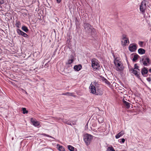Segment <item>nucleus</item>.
<instances>
[{
	"label": "nucleus",
	"mask_w": 151,
	"mask_h": 151,
	"mask_svg": "<svg viewBox=\"0 0 151 151\" xmlns=\"http://www.w3.org/2000/svg\"><path fill=\"white\" fill-rule=\"evenodd\" d=\"M93 136L90 134H86L83 136V140L87 146L89 145L93 139Z\"/></svg>",
	"instance_id": "obj_1"
},
{
	"label": "nucleus",
	"mask_w": 151,
	"mask_h": 151,
	"mask_svg": "<svg viewBox=\"0 0 151 151\" xmlns=\"http://www.w3.org/2000/svg\"><path fill=\"white\" fill-rule=\"evenodd\" d=\"M91 66L94 70H99L100 68V65L99 61L96 58H93L91 60Z\"/></svg>",
	"instance_id": "obj_2"
},
{
	"label": "nucleus",
	"mask_w": 151,
	"mask_h": 151,
	"mask_svg": "<svg viewBox=\"0 0 151 151\" xmlns=\"http://www.w3.org/2000/svg\"><path fill=\"white\" fill-rule=\"evenodd\" d=\"M140 62L146 66L149 65L150 63V59L146 55L143 56L140 58Z\"/></svg>",
	"instance_id": "obj_3"
},
{
	"label": "nucleus",
	"mask_w": 151,
	"mask_h": 151,
	"mask_svg": "<svg viewBox=\"0 0 151 151\" xmlns=\"http://www.w3.org/2000/svg\"><path fill=\"white\" fill-rule=\"evenodd\" d=\"M146 0H143L141 3V5L140 6L139 9L142 14L144 16V17L145 18V10L146 8Z\"/></svg>",
	"instance_id": "obj_4"
},
{
	"label": "nucleus",
	"mask_w": 151,
	"mask_h": 151,
	"mask_svg": "<svg viewBox=\"0 0 151 151\" xmlns=\"http://www.w3.org/2000/svg\"><path fill=\"white\" fill-rule=\"evenodd\" d=\"M83 27L85 32L87 33L90 32L92 26L88 23H85L83 24Z\"/></svg>",
	"instance_id": "obj_5"
},
{
	"label": "nucleus",
	"mask_w": 151,
	"mask_h": 151,
	"mask_svg": "<svg viewBox=\"0 0 151 151\" xmlns=\"http://www.w3.org/2000/svg\"><path fill=\"white\" fill-rule=\"evenodd\" d=\"M122 45L125 46L126 44L128 42L129 43V39L127 37V36L125 35H122Z\"/></svg>",
	"instance_id": "obj_6"
},
{
	"label": "nucleus",
	"mask_w": 151,
	"mask_h": 151,
	"mask_svg": "<svg viewBox=\"0 0 151 151\" xmlns=\"http://www.w3.org/2000/svg\"><path fill=\"white\" fill-rule=\"evenodd\" d=\"M129 49L131 52H135L137 49V45L136 44H131L129 47Z\"/></svg>",
	"instance_id": "obj_7"
},
{
	"label": "nucleus",
	"mask_w": 151,
	"mask_h": 151,
	"mask_svg": "<svg viewBox=\"0 0 151 151\" xmlns=\"http://www.w3.org/2000/svg\"><path fill=\"white\" fill-rule=\"evenodd\" d=\"M129 70L131 73L135 75L137 77H139V70H136L133 69V68H131L129 69Z\"/></svg>",
	"instance_id": "obj_8"
},
{
	"label": "nucleus",
	"mask_w": 151,
	"mask_h": 151,
	"mask_svg": "<svg viewBox=\"0 0 151 151\" xmlns=\"http://www.w3.org/2000/svg\"><path fill=\"white\" fill-rule=\"evenodd\" d=\"M17 32L19 35H21L25 37H27L28 36L27 34L22 32L19 29H17Z\"/></svg>",
	"instance_id": "obj_9"
},
{
	"label": "nucleus",
	"mask_w": 151,
	"mask_h": 151,
	"mask_svg": "<svg viewBox=\"0 0 151 151\" xmlns=\"http://www.w3.org/2000/svg\"><path fill=\"white\" fill-rule=\"evenodd\" d=\"M115 65L117 67V70L118 71L122 70L124 68V67L122 65L121 62L119 63H117L116 65Z\"/></svg>",
	"instance_id": "obj_10"
},
{
	"label": "nucleus",
	"mask_w": 151,
	"mask_h": 151,
	"mask_svg": "<svg viewBox=\"0 0 151 151\" xmlns=\"http://www.w3.org/2000/svg\"><path fill=\"white\" fill-rule=\"evenodd\" d=\"M115 65L117 67V70L118 71L122 70L124 68V67L122 65L121 62L119 63H117L116 65Z\"/></svg>",
	"instance_id": "obj_11"
},
{
	"label": "nucleus",
	"mask_w": 151,
	"mask_h": 151,
	"mask_svg": "<svg viewBox=\"0 0 151 151\" xmlns=\"http://www.w3.org/2000/svg\"><path fill=\"white\" fill-rule=\"evenodd\" d=\"M90 87L91 92L92 94H96V90L95 87L93 85H91Z\"/></svg>",
	"instance_id": "obj_12"
},
{
	"label": "nucleus",
	"mask_w": 151,
	"mask_h": 151,
	"mask_svg": "<svg viewBox=\"0 0 151 151\" xmlns=\"http://www.w3.org/2000/svg\"><path fill=\"white\" fill-rule=\"evenodd\" d=\"M31 122L34 126L37 127H39L40 123L39 122L33 120L32 119H31Z\"/></svg>",
	"instance_id": "obj_13"
},
{
	"label": "nucleus",
	"mask_w": 151,
	"mask_h": 151,
	"mask_svg": "<svg viewBox=\"0 0 151 151\" xmlns=\"http://www.w3.org/2000/svg\"><path fill=\"white\" fill-rule=\"evenodd\" d=\"M70 59H69L67 63H66V64H70L72 63L73 61H74V57L73 55H71L70 56Z\"/></svg>",
	"instance_id": "obj_14"
},
{
	"label": "nucleus",
	"mask_w": 151,
	"mask_h": 151,
	"mask_svg": "<svg viewBox=\"0 0 151 151\" xmlns=\"http://www.w3.org/2000/svg\"><path fill=\"white\" fill-rule=\"evenodd\" d=\"M123 102L124 104V105L126 108L129 109L130 108V104L129 103L126 101L124 99L123 100Z\"/></svg>",
	"instance_id": "obj_15"
},
{
	"label": "nucleus",
	"mask_w": 151,
	"mask_h": 151,
	"mask_svg": "<svg viewBox=\"0 0 151 151\" xmlns=\"http://www.w3.org/2000/svg\"><path fill=\"white\" fill-rule=\"evenodd\" d=\"M82 67V65H75L73 68L75 71H78L81 69Z\"/></svg>",
	"instance_id": "obj_16"
},
{
	"label": "nucleus",
	"mask_w": 151,
	"mask_h": 151,
	"mask_svg": "<svg viewBox=\"0 0 151 151\" xmlns=\"http://www.w3.org/2000/svg\"><path fill=\"white\" fill-rule=\"evenodd\" d=\"M103 91L102 89H98L96 90V93L95 94L96 95H101L103 94Z\"/></svg>",
	"instance_id": "obj_17"
},
{
	"label": "nucleus",
	"mask_w": 151,
	"mask_h": 151,
	"mask_svg": "<svg viewBox=\"0 0 151 151\" xmlns=\"http://www.w3.org/2000/svg\"><path fill=\"white\" fill-rule=\"evenodd\" d=\"M124 133V131H122L119 132L118 134L116 135L115 136V137L116 139H118L120 137L122 136L123 134Z\"/></svg>",
	"instance_id": "obj_18"
},
{
	"label": "nucleus",
	"mask_w": 151,
	"mask_h": 151,
	"mask_svg": "<svg viewBox=\"0 0 151 151\" xmlns=\"http://www.w3.org/2000/svg\"><path fill=\"white\" fill-rule=\"evenodd\" d=\"M148 72V70L147 68L145 67H144L141 71V73L143 75L147 74Z\"/></svg>",
	"instance_id": "obj_19"
},
{
	"label": "nucleus",
	"mask_w": 151,
	"mask_h": 151,
	"mask_svg": "<svg viewBox=\"0 0 151 151\" xmlns=\"http://www.w3.org/2000/svg\"><path fill=\"white\" fill-rule=\"evenodd\" d=\"M138 53L141 55L144 54L145 52V50L144 49L142 48H139L138 50Z\"/></svg>",
	"instance_id": "obj_20"
},
{
	"label": "nucleus",
	"mask_w": 151,
	"mask_h": 151,
	"mask_svg": "<svg viewBox=\"0 0 151 151\" xmlns=\"http://www.w3.org/2000/svg\"><path fill=\"white\" fill-rule=\"evenodd\" d=\"M114 63L115 65H116V64L117 63H119L120 62V59L119 58L116 57L115 58V56L114 55Z\"/></svg>",
	"instance_id": "obj_21"
},
{
	"label": "nucleus",
	"mask_w": 151,
	"mask_h": 151,
	"mask_svg": "<svg viewBox=\"0 0 151 151\" xmlns=\"http://www.w3.org/2000/svg\"><path fill=\"white\" fill-rule=\"evenodd\" d=\"M58 147V149L60 151H65V150L64 148L62 146L60 145H57Z\"/></svg>",
	"instance_id": "obj_22"
},
{
	"label": "nucleus",
	"mask_w": 151,
	"mask_h": 151,
	"mask_svg": "<svg viewBox=\"0 0 151 151\" xmlns=\"http://www.w3.org/2000/svg\"><path fill=\"white\" fill-rule=\"evenodd\" d=\"M98 121L99 123H102L104 121V118L103 117L100 116L99 118Z\"/></svg>",
	"instance_id": "obj_23"
},
{
	"label": "nucleus",
	"mask_w": 151,
	"mask_h": 151,
	"mask_svg": "<svg viewBox=\"0 0 151 151\" xmlns=\"http://www.w3.org/2000/svg\"><path fill=\"white\" fill-rule=\"evenodd\" d=\"M74 93H73L66 92L64 93H63L62 95H68L71 96H73Z\"/></svg>",
	"instance_id": "obj_24"
},
{
	"label": "nucleus",
	"mask_w": 151,
	"mask_h": 151,
	"mask_svg": "<svg viewBox=\"0 0 151 151\" xmlns=\"http://www.w3.org/2000/svg\"><path fill=\"white\" fill-rule=\"evenodd\" d=\"M102 80L106 84L108 85H110V82L108 81L106 78H105L104 77H103L102 78Z\"/></svg>",
	"instance_id": "obj_25"
},
{
	"label": "nucleus",
	"mask_w": 151,
	"mask_h": 151,
	"mask_svg": "<svg viewBox=\"0 0 151 151\" xmlns=\"http://www.w3.org/2000/svg\"><path fill=\"white\" fill-rule=\"evenodd\" d=\"M92 35H95L96 34V31L95 29L92 27L91 29V31L90 32Z\"/></svg>",
	"instance_id": "obj_26"
},
{
	"label": "nucleus",
	"mask_w": 151,
	"mask_h": 151,
	"mask_svg": "<svg viewBox=\"0 0 151 151\" xmlns=\"http://www.w3.org/2000/svg\"><path fill=\"white\" fill-rule=\"evenodd\" d=\"M22 29L25 32H27L29 30L27 27L25 26H23L22 27Z\"/></svg>",
	"instance_id": "obj_27"
},
{
	"label": "nucleus",
	"mask_w": 151,
	"mask_h": 151,
	"mask_svg": "<svg viewBox=\"0 0 151 151\" xmlns=\"http://www.w3.org/2000/svg\"><path fill=\"white\" fill-rule=\"evenodd\" d=\"M21 23L20 21H16L15 24L16 26L18 28H19L21 26Z\"/></svg>",
	"instance_id": "obj_28"
},
{
	"label": "nucleus",
	"mask_w": 151,
	"mask_h": 151,
	"mask_svg": "<svg viewBox=\"0 0 151 151\" xmlns=\"http://www.w3.org/2000/svg\"><path fill=\"white\" fill-rule=\"evenodd\" d=\"M139 56L137 54L134 55V58L132 59V61L133 62L135 61L136 60H137L138 59V57H139Z\"/></svg>",
	"instance_id": "obj_29"
},
{
	"label": "nucleus",
	"mask_w": 151,
	"mask_h": 151,
	"mask_svg": "<svg viewBox=\"0 0 151 151\" xmlns=\"http://www.w3.org/2000/svg\"><path fill=\"white\" fill-rule=\"evenodd\" d=\"M68 150L70 151H74V148L72 146L70 145H69L68 146Z\"/></svg>",
	"instance_id": "obj_30"
},
{
	"label": "nucleus",
	"mask_w": 151,
	"mask_h": 151,
	"mask_svg": "<svg viewBox=\"0 0 151 151\" xmlns=\"http://www.w3.org/2000/svg\"><path fill=\"white\" fill-rule=\"evenodd\" d=\"M22 110L23 111V113L24 114H27L28 113V111L27 110L26 108H22Z\"/></svg>",
	"instance_id": "obj_31"
},
{
	"label": "nucleus",
	"mask_w": 151,
	"mask_h": 151,
	"mask_svg": "<svg viewBox=\"0 0 151 151\" xmlns=\"http://www.w3.org/2000/svg\"><path fill=\"white\" fill-rule=\"evenodd\" d=\"M107 151H115L114 148L112 147H109L107 149Z\"/></svg>",
	"instance_id": "obj_32"
},
{
	"label": "nucleus",
	"mask_w": 151,
	"mask_h": 151,
	"mask_svg": "<svg viewBox=\"0 0 151 151\" xmlns=\"http://www.w3.org/2000/svg\"><path fill=\"white\" fill-rule=\"evenodd\" d=\"M144 42L143 41H139L138 42V44L139 46L141 47H143V44Z\"/></svg>",
	"instance_id": "obj_33"
},
{
	"label": "nucleus",
	"mask_w": 151,
	"mask_h": 151,
	"mask_svg": "<svg viewBox=\"0 0 151 151\" xmlns=\"http://www.w3.org/2000/svg\"><path fill=\"white\" fill-rule=\"evenodd\" d=\"M75 23L76 26H78L79 25V21L76 18L75 19Z\"/></svg>",
	"instance_id": "obj_34"
},
{
	"label": "nucleus",
	"mask_w": 151,
	"mask_h": 151,
	"mask_svg": "<svg viewBox=\"0 0 151 151\" xmlns=\"http://www.w3.org/2000/svg\"><path fill=\"white\" fill-rule=\"evenodd\" d=\"M41 135H43L44 136H45L48 137L52 138V136H51L47 134H45V133H42V134H41Z\"/></svg>",
	"instance_id": "obj_35"
},
{
	"label": "nucleus",
	"mask_w": 151,
	"mask_h": 151,
	"mask_svg": "<svg viewBox=\"0 0 151 151\" xmlns=\"http://www.w3.org/2000/svg\"><path fill=\"white\" fill-rule=\"evenodd\" d=\"M138 68H139V67L137 65V64H135L134 65V68H133V69H135L136 70H137V69L139 70V69Z\"/></svg>",
	"instance_id": "obj_36"
},
{
	"label": "nucleus",
	"mask_w": 151,
	"mask_h": 151,
	"mask_svg": "<svg viewBox=\"0 0 151 151\" xmlns=\"http://www.w3.org/2000/svg\"><path fill=\"white\" fill-rule=\"evenodd\" d=\"M65 123L67 124L72 126L71 123L69 121H67L65 122Z\"/></svg>",
	"instance_id": "obj_37"
},
{
	"label": "nucleus",
	"mask_w": 151,
	"mask_h": 151,
	"mask_svg": "<svg viewBox=\"0 0 151 151\" xmlns=\"http://www.w3.org/2000/svg\"><path fill=\"white\" fill-rule=\"evenodd\" d=\"M125 139L124 138H122V139H121V141H120V142L124 143V142H125Z\"/></svg>",
	"instance_id": "obj_38"
},
{
	"label": "nucleus",
	"mask_w": 151,
	"mask_h": 151,
	"mask_svg": "<svg viewBox=\"0 0 151 151\" xmlns=\"http://www.w3.org/2000/svg\"><path fill=\"white\" fill-rule=\"evenodd\" d=\"M147 80L148 81L150 82L151 81V78L150 77L147 78Z\"/></svg>",
	"instance_id": "obj_39"
},
{
	"label": "nucleus",
	"mask_w": 151,
	"mask_h": 151,
	"mask_svg": "<svg viewBox=\"0 0 151 151\" xmlns=\"http://www.w3.org/2000/svg\"><path fill=\"white\" fill-rule=\"evenodd\" d=\"M4 3V1L3 0H0V5L3 4Z\"/></svg>",
	"instance_id": "obj_40"
},
{
	"label": "nucleus",
	"mask_w": 151,
	"mask_h": 151,
	"mask_svg": "<svg viewBox=\"0 0 151 151\" xmlns=\"http://www.w3.org/2000/svg\"><path fill=\"white\" fill-rule=\"evenodd\" d=\"M61 0H57V2L58 3H59L60 2Z\"/></svg>",
	"instance_id": "obj_41"
},
{
	"label": "nucleus",
	"mask_w": 151,
	"mask_h": 151,
	"mask_svg": "<svg viewBox=\"0 0 151 151\" xmlns=\"http://www.w3.org/2000/svg\"><path fill=\"white\" fill-rule=\"evenodd\" d=\"M22 89V91H24V92H25V93L26 94H27V92H26V91H25V90H24L22 88V89Z\"/></svg>",
	"instance_id": "obj_42"
},
{
	"label": "nucleus",
	"mask_w": 151,
	"mask_h": 151,
	"mask_svg": "<svg viewBox=\"0 0 151 151\" xmlns=\"http://www.w3.org/2000/svg\"><path fill=\"white\" fill-rule=\"evenodd\" d=\"M45 67H46V66H48V64L47 63H46L45 65Z\"/></svg>",
	"instance_id": "obj_43"
},
{
	"label": "nucleus",
	"mask_w": 151,
	"mask_h": 151,
	"mask_svg": "<svg viewBox=\"0 0 151 151\" xmlns=\"http://www.w3.org/2000/svg\"><path fill=\"white\" fill-rule=\"evenodd\" d=\"M1 35H0V41L1 40Z\"/></svg>",
	"instance_id": "obj_44"
},
{
	"label": "nucleus",
	"mask_w": 151,
	"mask_h": 151,
	"mask_svg": "<svg viewBox=\"0 0 151 151\" xmlns=\"http://www.w3.org/2000/svg\"><path fill=\"white\" fill-rule=\"evenodd\" d=\"M23 92H24V91H22Z\"/></svg>",
	"instance_id": "obj_45"
},
{
	"label": "nucleus",
	"mask_w": 151,
	"mask_h": 151,
	"mask_svg": "<svg viewBox=\"0 0 151 151\" xmlns=\"http://www.w3.org/2000/svg\"><path fill=\"white\" fill-rule=\"evenodd\" d=\"M23 92H24V91H22Z\"/></svg>",
	"instance_id": "obj_46"
}]
</instances>
